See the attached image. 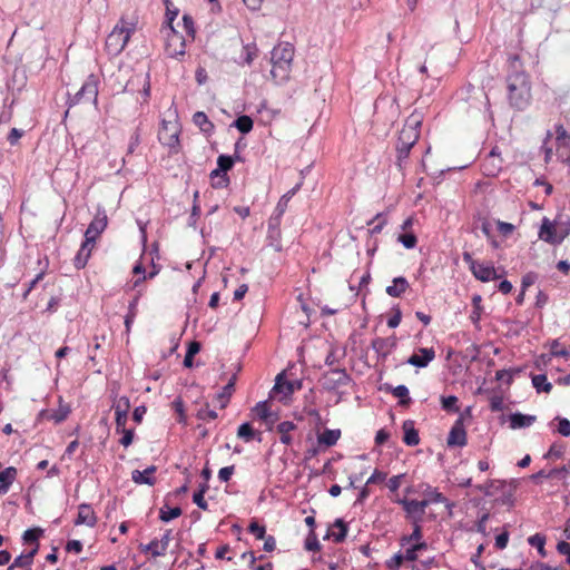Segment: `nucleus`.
I'll return each mask as SVG.
<instances>
[{
    "instance_id": "nucleus-1",
    "label": "nucleus",
    "mask_w": 570,
    "mask_h": 570,
    "mask_svg": "<svg viewBox=\"0 0 570 570\" xmlns=\"http://www.w3.org/2000/svg\"><path fill=\"white\" fill-rule=\"evenodd\" d=\"M293 58L294 47L289 42H282L273 48L271 52V76L276 85H283L288 81Z\"/></svg>"
},
{
    "instance_id": "nucleus-2",
    "label": "nucleus",
    "mask_w": 570,
    "mask_h": 570,
    "mask_svg": "<svg viewBox=\"0 0 570 570\" xmlns=\"http://www.w3.org/2000/svg\"><path fill=\"white\" fill-rule=\"evenodd\" d=\"M508 97L510 105L519 110L524 109L531 100V83L524 71H515L508 76Z\"/></svg>"
},
{
    "instance_id": "nucleus-3",
    "label": "nucleus",
    "mask_w": 570,
    "mask_h": 570,
    "mask_svg": "<svg viewBox=\"0 0 570 570\" xmlns=\"http://www.w3.org/2000/svg\"><path fill=\"white\" fill-rule=\"evenodd\" d=\"M134 31V23L120 19L106 38V50L108 53L111 56L119 55L125 49Z\"/></svg>"
},
{
    "instance_id": "nucleus-4",
    "label": "nucleus",
    "mask_w": 570,
    "mask_h": 570,
    "mask_svg": "<svg viewBox=\"0 0 570 570\" xmlns=\"http://www.w3.org/2000/svg\"><path fill=\"white\" fill-rule=\"evenodd\" d=\"M422 121L423 117L421 112H412L399 134L397 142L414 146L420 137Z\"/></svg>"
},
{
    "instance_id": "nucleus-5",
    "label": "nucleus",
    "mask_w": 570,
    "mask_h": 570,
    "mask_svg": "<svg viewBox=\"0 0 570 570\" xmlns=\"http://www.w3.org/2000/svg\"><path fill=\"white\" fill-rule=\"evenodd\" d=\"M217 166L218 167L210 173L213 187L225 188L229 185L227 171L234 166V158L232 156L220 155L217 158Z\"/></svg>"
},
{
    "instance_id": "nucleus-6",
    "label": "nucleus",
    "mask_w": 570,
    "mask_h": 570,
    "mask_svg": "<svg viewBox=\"0 0 570 570\" xmlns=\"http://www.w3.org/2000/svg\"><path fill=\"white\" fill-rule=\"evenodd\" d=\"M166 31V47L167 55L171 58L184 56L186 52V38L174 27H170Z\"/></svg>"
},
{
    "instance_id": "nucleus-7",
    "label": "nucleus",
    "mask_w": 570,
    "mask_h": 570,
    "mask_svg": "<svg viewBox=\"0 0 570 570\" xmlns=\"http://www.w3.org/2000/svg\"><path fill=\"white\" fill-rule=\"evenodd\" d=\"M320 382L323 389L334 391L347 385L351 382V376L344 368H331L322 375Z\"/></svg>"
},
{
    "instance_id": "nucleus-8",
    "label": "nucleus",
    "mask_w": 570,
    "mask_h": 570,
    "mask_svg": "<svg viewBox=\"0 0 570 570\" xmlns=\"http://www.w3.org/2000/svg\"><path fill=\"white\" fill-rule=\"evenodd\" d=\"M108 224V217L104 208H98L97 213L85 232V239L91 243V247L95 246L98 236L106 229Z\"/></svg>"
},
{
    "instance_id": "nucleus-9",
    "label": "nucleus",
    "mask_w": 570,
    "mask_h": 570,
    "mask_svg": "<svg viewBox=\"0 0 570 570\" xmlns=\"http://www.w3.org/2000/svg\"><path fill=\"white\" fill-rule=\"evenodd\" d=\"M98 97V83L94 76H90L81 86V88L69 98V106L77 105L83 100L97 101Z\"/></svg>"
},
{
    "instance_id": "nucleus-10",
    "label": "nucleus",
    "mask_w": 570,
    "mask_h": 570,
    "mask_svg": "<svg viewBox=\"0 0 570 570\" xmlns=\"http://www.w3.org/2000/svg\"><path fill=\"white\" fill-rule=\"evenodd\" d=\"M395 502L403 507L406 518L410 519L412 523H421L423 521V515L428 507L426 501L407 500L404 498L397 499Z\"/></svg>"
},
{
    "instance_id": "nucleus-11",
    "label": "nucleus",
    "mask_w": 570,
    "mask_h": 570,
    "mask_svg": "<svg viewBox=\"0 0 570 570\" xmlns=\"http://www.w3.org/2000/svg\"><path fill=\"white\" fill-rule=\"evenodd\" d=\"M568 236V230H557L554 225L544 217L542 219V224L539 230V238L551 245L561 244L564 238Z\"/></svg>"
},
{
    "instance_id": "nucleus-12",
    "label": "nucleus",
    "mask_w": 570,
    "mask_h": 570,
    "mask_svg": "<svg viewBox=\"0 0 570 570\" xmlns=\"http://www.w3.org/2000/svg\"><path fill=\"white\" fill-rule=\"evenodd\" d=\"M179 129L176 124L164 121L158 132L159 141L169 148H177L179 146Z\"/></svg>"
},
{
    "instance_id": "nucleus-13",
    "label": "nucleus",
    "mask_w": 570,
    "mask_h": 570,
    "mask_svg": "<svg viewBox=\"0 0 570 570\" xmlns=\"http://www.w3.org/2000/svg\"><path fill=\"white\" fill-rule=\"evenodd\" d=\"M71 409L69 404L65 403L62 397L59 396V407L57 410H41L39 419L42 421H52L56 424L63 422L70 414Z\"/></svg>"
},
{
    "instance_id": "nucleus-14",
    "label": "nucleus",
    "mask_w": 570,
    "mask_h": 570,
    "mask_svg": "<svg viewBox=\"0 0 570 570\" xmlns=\"http://www.w3.org/2000/svg\"><path fill=\"white\" fill-rule=\"evenodd\" d=\"M397 345L395 335L389 337H375L371 342V347L382 360H385Z\"/></svg>"
},
{
    "instance_id": "nucleus-15",
    "label": "nucleus",
    "mask_w": 570,
    "mask_h": 570,
    "mask_svg": "<svg viewBox=\"0 0 570 570\" xmlns=\"http://www.w3.org/2000/svg\"><path fill=\"white\" fill-rule=\"evenodd\" d=\"M449 446H464L466 444V432L463 424V419L459 417L450 430L448 435Z\"/></svg>"
},
{
    "instance_id": "nucleus-16",
    "label": "nucleus",
    "mask_w": 570,
    "mask_h": 570,
    "mask_svg": "<svg viewBox=\"0 0 570 570\" xmlns=\"http://www.w3.org/2000/svg\"><path fill=\"white\" fill-rule=\"evenodd\" d=\"M471 273L481 282H489L501 277V275L497 274V269L491 263L478 262L475 266H472Z\"/></svg>"
},
{
    "instance_id": "nucleus-17",
    "label": "nucleus",
    "mask_w": 570,
    "mask_h": 570,
    "mask_svg": "<svg viewBox=\"0 0 570 570\" xmlns=\"http://www.w3.org/2000/svg\"><path fill=\"white\" fill-rule=\"evenodd\" d=\"M420 354L411 355L406 363L415 366V367H426L430 362H432L435 357V352L432 347H421L419 348Z\"/></svg>"
},
{
    "instance_id": "nucleus-18",
    "label": "nucleus",
    "mask_w": 570,
    "mask_h": 570,
    "mask_svg": "<svg viewBox=\"0 0 570 570\" xmlns=\"http://www.w3.org/2000/svg\"><path fill=\"white\" fill-rule=\"evenodd\" d=\"M508 483L503 480H489L484 484L475 485V490L487 497H494L498 493L505 494Z\"/></svg>"
},
{
    "instance_id": "nucleus-19",
    "label": "nucleus",
    "mask_w": 570,
    "mask_h": 570,
    "mask_svg": "<svg viewBox=\"0 0 570 570\" xmlns=\"http://www.w3.org/2000/svg\"><path fill=\"white\" fill-rule=\"evenodd\" d=\"M97 523V517L90 504L81 503L78 508V515L75 520L76 525L86 524L88 527H95Z\"/></svg>"
},
{
    "instance_id": "nucleus-20",
    "label": "nucleus",
    "mask_w": 570,
    "mask_h": 570,
    "mask_svg": "<svg viewBox=\"0 0 570 570\" xmlns=\"http://www.w3.org/2000/svg\"><path fill=\"white\" fill-rule=\"evenodd\" d=\"M283 377H284L283 373L277 375L276 382H275V385L273 389L275 392L282 393L284 396H289L291 394L294 393L295 390L301 389V386H302L301 381H297V380L286 381Z\"/></svg>"
},
{
    "instance_id": "nucleus-21",
    "label": "nucleus",
    "mask_w": 570,
    "mask_h": 570,
    "mask_svg": "<svg viewBox=\"0 0 570 570\" xmlns=\"http://www.w3.org/2000/svg\"><path fill=\"white\" fill-rule=\"evenodd\" d=\"M157 468L155 465H150L144 471L134 470L131 472V480L137 484H147V485H154L156 482V479L153 476Z\"/></svg>"
},
{
    "instance_id": "nucleus-22",
    "label": "nucleus",
    "mask_w": 570,
    "mask_h": 570,
    "mask_svg": "<svg viewBox=\"0 0 570 570\" xmlns=\"http://www.w3.org/2000/svg\"><path fill=\"white\" fill-rule=\"evenodd\" d=\"M410 284L403 276L393 278L392 284L386 286L385 292L391 297H401L407 289Z\"/></svg>"
},
{
    "instance_id": "nucleus-23",
    "label": "nucleus",
    "mask_w": 570,
    "mask_h": 570,
    "mask_svg": "<svg viewBox=\"0 0 570 570\" xmlns=\"http://www.w3.org/2000/svg\"><path fill=\"white\" fill-rule=\"evenodd\" d=\"M403 442L409 446H415L420 443L419 432L414 426V421L406 420L403 422Z\"/></svg>"
},
{
    "instance_id": "nucleus-24",
    "label": "nucleus",
    "mask_w": 570,
    "mask_h": 570,
    "mask_svg": "<svg viewBox=\"0 0 570 570\" xmlns=\"http://www.w3.org/2000/svg\"><path fill=\"white\" fill-rule=\"evenodd\" d=\"M18 471L13 466H8L0 471V495L6 494L14 480L17 479Z\"/></svg>"
},
{
    "instance_id": "nucleus-25",
    "label": "nucleus",
    "mask_w": 570,
    "mask_h": 570,
    "mask_svg": "<svg viewBox=\"0 0 570 570\" xmlns=\"http://www.w3.org/2000/svg\"><path fill=\"white\" fill-rule=\"evenodd\" d=\"M534 415L522 414L520 412L512 413L509 417L510 428L513 430L529 428L535 422Z\"/></svg>"
},
{
    "instance_id": "nucleus-26",
    "label": "nucleus",
    "mask_w": 570,
    "mask_h": 570,
    "mask_svg": "<svg viewBox=\"0 0 570 570\" xmlns=\"http://www.w3.org/2000/svg\"><path fill=\"white\" fill-rule=\"evenodd\" d=\"M383 390L391 392L395 397H397L399 404L402 406H407L412 401L409 395V389L403 384L393 387L392 385L385 383Z\"/></svg>"
},
{
    "instance_id": "nucleus-27",
    "label": "nucleus",
    "mask_w": 570,
    "mask_h": 570,
    "mask_svg": "<svg viewBox=\"0 0 570 570\" xmlns=\"http://www.w3.org/2000/svg\"><path fill=\"white\" fill-rule=\"evenodd\" d=\"M92 248L94 247H91V243H88V240L85 239L73 259L76 268L80 269L86 266Z\"/></svg>"
},
{
    "instance_id": "nucleus-28",
    "label": "nucleus",
    "mask_w": 570,
    "mask_h": 570,
    "mask_svg": "<svg viewBox=\"0 0 570 570\" xmlns=\"http://www.w3.org/2000/svg\"><path fill=\"white\" fill-rule=\"evenodd\" d=\"M422 493L426 497L424 501L428 502V507L431 503H441L446 501V498L441 492H439L436 488H433L426 483L422 484Z\"/></svg>"
},
{
    "instance_id": "nucleus-29",
    "label": "nucleus",
    "mask_w": 570,
    "mask_h": 570,
    "mask_svg": "<svg viewBox=\"0 0 570 570\" xmlns=\"http://www.w3.org/2000/svg\"><path fill=\"white\" fill-rule=\"evenodd\" d=\"M340 438H341L340 430L326 429L323 433L318 434L317 441L321 445H325V446L330 448V446L335 445Z\"/></svg>"
},
{
    "instance_id": "nucleus-30",
    "label": "nucleus",
    "mask_w": 570,
    "mask_h": 570,
    "mask_svg": "<svg viewBox=\"0 0 570 570\" xmlns=\"http://www.w3.org/2000/svg\"><path fill=\"white\" fill-rule=\"evenodd\" d=\"M194 124L205 134H210L214 130L213 122L208 119L207 115L203 111H197L193 116Z\"/></svg>"
},
{
    "instance_id": "nucleus-31",
    "label": "nucleus",
    "mask_w": 570,
    "mask_h": 570,
    "mask_svg": "<svg viewBox=\"0 0 570 570\" xmlns=\"http://www.w3.org/2000/svg\"><path fill=\"white\" fill-rule=\"evenodd\" d=\"M296 425L292 421H284L277 425V431L281 434V442L284 444L292 443L291 431L295 430Z\"/></svg>"
},
{
    "instance_id": "nucleus-32",
    "label": "nucleus",
    "mask_w": 570,
    "mask_h": 570,
    "mask_svg": "<svg viewBox=\"0 0 570 570\" xmlns=\"http://www.w3.org/2000/svg\"><path fill=\"white\" fill-rule=\"evenodd\" d=\"M161 543L158 539L151 540L147 544H140L139 549L144 553H150L154 558L165 556L166 550L161 549Z\"/></svg>"
},
{
    "instance_id": "nucleus-33",
    "label": "nucleus",
    "mask_w": 570,
    "mask_h": 570,
    "mask_svg": "<svg viewBox=\"0 0 570 570\" xmlns=\"http://www.w3.org/2000/svg\"><path fill=\"white\" fill-rule=\"evenodd\" d=\"M33 562L26 553L18 556L13 562L8 567V570H32Z\"/></svg>"
},
{
    "instance_id": "nucleus-34",
    "label": "nucleus",
    "mask_w": 570,
    "mask_h": 570,
    "mask_svg": "<svg viewBox=\"0 0 570 570\" xmlns=\"http://www.w3.org/2000/svg\"><path fill=\"white\" fill-rule=\"evenodd\" d=\"M181 509L179 507L169 508L168 505H164L159 510V519L163 522H169L173 519H176L181 515Z\"/></svg>"
},
{
    "instance_id": "nucleus-35",
    "label": "nucleus",
    "mask_w": 570,
    "mask_h": 570,
    "mask_svg": "<svg viewBox=\"0 0 570 570\" xmlns=\"http://www.w3.org/2000/svg\"><path fill=\"white\" fill-rule=\"evenodd\" d=\"M532 384L535 387L537 392H546L549 393L552 390V384L548 382L547 375L537 374L532 377Z\"/></svg>"
},
{
    "instance_id": "nucleus-36",
    "label": "nucleus",
    "mask_w": 570,
    "mask_h": 570,
    "mask_svg": "<svg viewBox=\"0 0 570 570\" xmlns=\"http://www.w3.org/2000/svg\"><path fill=\"white\" fill-rule=\"evenodd\" d=\"M235 389H233V383H227L219 393H217L216 399L220 409H225L229 402L230 396L233 395Z\"/></svg>"
},
{
    "instance_id": "nucleus-37",
    "label": "nucleus",
    "mask_w": 570,
    "mask_h": 570,
    "mask_svg": "<svg viewBox=\"0 0 570 570\" xmlns=\"http://www.w3.org/2000/svg\"><path fill=\"white\" fill-rule=\"evenodd\" d=\"M233 126H235L242 134H248L253 129L254 122L249 116L243 115L237 117Z\"/></svg>"
},
{
    "instance_id": "nucleus-38",
    "label": "nucleus",
    "mask_w": 570,
    "mask_h": 570,
    "mask_svg": "<svg viewBox=\"0 0 570 570\" xmlns=\"http://www.w3.org/2000/svg\"><path fill=\"white\" fill-rule=\"evenodd\" d=\"M166 6V21L165 26L163 27V30H168L170 27H173L174 20L178 16V9L174 8L173 2L170 0H165Z\"/></svg>"
},
{
    "instance_id": "nucleus-39",
    "label": "nucleus",
    "mask_w": 570,
    "mask_h": 570,
    "mask_svg": "<svg viewBox=\"0 0 570 570\" xmlns=\"http://www.w3.org/2000/svg\"><path fill=\"white\" fill-rule=\"evenodd\" d=\"M333 527L338 528V532L332 533L333 540L336 543L343 542L347 535V523L343 519H336Z\"/></svg>"
},
{
    "instance_id": "nucleus-40",
    "label": "nucleus",
    "mask_w": 570,
    "mask_h": 570,
    "mask_svg": "<svg viewBox=\"0 0 570 570\" xmlns=\"http://www.w3.org/2000/svg\"><path fill=\"white\" fill-rule=\"evenodd\" d=\"M528 542L531 547H534L538 549V552L541 557H546L547 556V552H546V549H544V544H546V537L540 534V533H535L531 537L528 538Z\"/></svg>"
},
{
    "instance_id": "nucleus-41",
    "label": "nucleus",
    "mask_w": 570,
    "mask_h": 570,
    "mask_svg": "<svg viewBox=\"0 0 570 570\" xmlns=\"http://www.w3.org/2000/svg\"><path fill=\"white\" fill-rule=\"evenodd\" d=\"M556 140L558 147H569L570 146V135L562 125L556 126Z\"/></svg>"
},
{
    "instance_id": "nucleus-42",
    "label": "nucleus",
    "mask_w": 570,
    "mask_h": 570,
    "mask_svg": "<svg viewBox=\"0 0 570 570\" xmlns=\"http://www.w3.org/2000/svg\"><path fill=\"white\" fill-rule=\"evenodd\" d=\"M299 187H301V185L298 184V185H296L294 188H292L291 190H288L286 194H284V195L279 198V200H278V203H277V205H276L275 209H277L279 213H285V212H286V208H287V205H288V203H289V200H291V198H292V197L297 193V190L299 189Z\"/></svg>"
},
{
    "instance_id": "nucleus-43",
    "label": "nucleus",
    "mask_w": 570,
    "mask_h": 570,
    "mask_svg": "<svg viewBox=\"0 0 570 570\" xmlns=\"http://www.w3.org/2000/svg\"><path fill=\"white\" fill-rule=\"evenodd\" d=\"M111 409L115 412L128 413L130 410V401L127 396L114 397Z\"/></svg>"
},
{
    "instance_id": "nucleus-44",
    "label": "nucleus",
    "mask_w": 570,
    "mask_h": 570,
    "mask_svg": "<svg viewBox=\"0 0 570 570\" xmlns=\"http://www.w3.org/2000/svg\"><path fill=\"white\" fill-rule=\"evenodd\" d=\"M284 213H279L277 209H274L273 215L268 219V230L275 233L276 236H281V220Z\"/></svg>"
},
{
    "instance_id": "nucleus-45",
    "label": "nucleus",
    "mask_w": 570,
    "mask_h": 570,
    "mask_svg": "<svg viewBox=\"0 0 570 570\" xmlns=\"http://www.w3.org/2000/svg\"><path fill=\"white\" fill-rule=\"evenodd\" d=\"M237 436L244 440L245 442H249L256 436V433L253 430L252 425L246 422L239 425L237 430Z\"/></svg>"
},
{
    "instance_id": "nucleus-46",
    "label": "nucleus",
    "mask_w": 570,
    "mask_h": 570,
    "mask_svg": "<svg viewBox=\"0 0 570 570\" xmlns=\"http://www.w3.org/2000/svg\"><path fill=\"white\" fill-rule=\"evenodd\" d=\"M257 56V48L254 43H247L243 47L242 59L246 65H250Z\"/></svg>"
},
{
    "instance_id": "nucleus-47",
    "label": "nucleus",
    "mask_w": 570,
    "mask_h": 570,
    "mask_svg": "<svg viewBox=\"0 0 570 570\" xmlns=\"http://www.w3.org/2000/svg\"><path fill=\"white\" fill-rule=\"evenodd\" d=\"M412 147L413 146L396 142L397 166L400 168H402L403 163L407 159Z\"/></svg>"
},
{
    "instance_id": "nucleus-48",
    "label": "nucleus",
    "mask_w": 570,
    "mask_h": 570,
    "mask_svg": "<svg viewBox=\"0 0 570 570\" xmlns=\"http://www.w3.org/2000/svg\"><path fill=\"white\" fill-rule=\"evenodd\" d=\"M550 354L554 357H569L570 353L567 348L562 347L559 340H553L549 344Z\"/></svg>"
},
{
    "instance_id": "nucleus-49",
    "label": "nucleus",
    "mask_w": 570,
    "mask_h": 570,
    "mask_svg": "<svg viewBox=\"0 0 570 570\" xmlns=\"http://www.w3.org/2000/svg\"><path fill=\"white\" fill-rule=\"evenodd\" d=\"M413 524V531L410 535H404L401 539V543L405 544L412 541L419 542L422 539V528L421 523H412Z\"/></svg>"
},
{
    "instance_id": "nucleus-50",
    "label": "nucleus",
    "mask_w": 570,
    "mask_h": 570,
    "mask_svg": "<svg viewBox=\"0 0 570 570\" xmlns=\"http://www.w3.org/2000/svg\"><path fill=\"white\" fill-rule=\"evenodd\" d=\"M42 530L39 529V528H35V529H28L23 532L22 534V540L23 542L26 543H38V540L40 538V535L42 534Z\"/></svg>"
},
{
    "instance_id": "nucleus-51",
    "label": "nucleus",
    "mask_w": 570,
    "mask_h": 570,
    "mask_svg": "<svg viewBox=\"0 0 570 570\" xmlns=\"http://www.w3.org/2000/svg\"><path fill=\"white\" fill-rule=\"evenodd\" d=\"M397 240L407 249H412L417 244V238L413 233L401 234Z\"/></svg>"
},
{
    "instance_id": "nucleus-52",
    "label": "nucleus",
    "mask_w": 570,
    "mask_h": 570,
    "mask_svg": "<svg viewBox=\"0 0 570 570\" xmlns=\"http://www.w3.org/2000/svg\"><path fill=\"white\" fill-rule=\"evenodd\" d=\"M253 412L256 414V416L259 419V420H263V419H267V417H271V411H269V406L267 404L266 401H262V402H258L254 409H253Z\"/></svg>"
},
{
    "instance_id": "nucleus-53",
    "label": "nucleus",
    "mask_w": 570,
    "mask_h": 570,
    "mask_svg": "<svg viewBox=\"0 0 570 570\" xmlns=\"http://www.w3.org/2000/svg\"><path fill=\"white\" fill-rule=\"evenodd\" d=\"M442 409L448 412H459L458 397L454 395L442 397Z\"/></svg>"
},
{
    "instance_id": "nucleus-54",
    "label": "nucleus",
    "mask_w": 570,
    "mask_h": 570,
    "mask_svg": "<svg viewBox=\"0 0 570 570\" xmlns=\"http://www.w3.org/2000/svg\"><path fill=\"white\" fill-rule=\"evenodd\" d=\"M181 21L186 37L193 40L195 38V27L193 18L189 14H184Z\"/></svg>"
},
{
    "instance_id": "nucleus-55",
    "label": "nucleus",
    "mask_w": 570,
    "mask_h": 570,
    "mask_svg": "<svg viewBox=\"0 0 570 570\" xmlns=\"http://www.w3.org/2000/svg\"><path fill=\"white\" fill-rule=\"evenodd\" d=\"M305 549L307 551H318L321 549L320 541L314 532V530H311L306 540H305Z\"/></svg>"
},
{
    "instance_id": "nucleus-56",
    "label": "nucleus",
    "mask_w": 570,
    "mask_h": 570,
    "mask_svg": "<svg viewBox=\"0 0 570 570\" xmlns=\"http://www.w3.org/2000/svg\"><path fill=\"white\" fill-rule=\"evenodd\" d=\"M248 531L256 537V539L261 540L265 538L266 528L261 525L256 520H252L248 525Z\"/></svg>"
},
{
    "instance_id": "nucleus-57",
    "label": "nucleus",
    "mask_w": 570,
    "mask_h": 570,
    "mask_svg": "<svg viewBox=\"0 0 570 570\" xmlns=\"http://www.w3.org/2000/svg\"><path fill=\"white\" fill-rule=\"evenodd\" d=\"M173 407H174L175 412L178 414V422L186 423L185 406H184V402L180 397H177L174 400Z\"/></svg>"
},
{
    "instance_id": "nucleus-58",
    "label": "nucleus",
    "mask_w": 570,
    "mask_h": 570,
    "mask_svg": "<svg viewBox=\"0 0 570 570\" xmlns=\"http://www.w3.org/2000/svg\"><path fill=\"white\" fill-rule=\"evenodd\" d=\"M558 420V433L562 436H570V421L566 417H556Z\"/></svg>"
},
{
    "instance_id": "nucleus-59",
    "label": "nucleus",
    "mask_w": 570,
    "mask_h": 570,
    "mask_svg": "<svg viewBox=\"0 0 570 570\" xmlns=\"http://www.w3.org/2000/svg\"><path fill=\"white\" fill-rule=\"evenodd\" d=\"M537 279L538 274L534 272H528L527 274H524L521 281V288L523 289V292H525L528 287L533 285L537 282Z\"/></svg>"
},
{
    "instance_id": "nucleus-60",
    "label": "nucleus",
    "mask_w": 570,
    "mask_h": 570,
    "mask_svg": "<svg viewBox=\"0 0 570 570\" xmlns=\"http://www.w3.org/2000/svg\"><path fill=\"white\" fill-rule=\"evenodd\" d=\"M403 562V554L401 552L395 553L392 558L385 561L386 568L390 570H396Z\"/></svg>"
},
{
    "instance_id": "nucleus-61",
    "label": "nucleus",
    "mask_w": 570,
    "mask_h": 570,
    "mask_svg": "<svg viewBox=\"0 0 570 570\" xmlns=\"http://www.w3.org/2000/svg\"><path fill=\"white\" fill-rule=\"evenodd\" d=\"M204 489H198V491H196L193 495V501L194 503L202 510H207L208 509V504L204 498Z\"/></svg>"
},
{
    "instance_id": "nucleus-62",
    "label": "nucleus",
    "mask_w": 570,
    "mask_h": 570,
    "mask_svg": "<svg viewBox=\"0 0 570 570\" xmlns=\"http://www.w3.org/2000/svg\"><path fill=\"white\" fill-rule=\"evenodd\" d=\"M402 320V312L399 306L393 307V315L387 320V326L395 328L400 325Z\"/></svg>"
},
{
    "instance_id": "nucleus-63",
    "label": "nucleus",
    "mask_w": 570,
    "mask_h": 570,
    "mask_svg": "<svg viewBox=\"0 0 570 570\" xmlns=\"http://www.w3.org/2000/svg\"><path fill=\"white\" fill-rule=\"evenodd\" d=\"M119 433L122 434L121 439L119 440V443L122 446L128 448L134 441V430L132 429H124V430H120Z\"/></svg>"
},
{
    "instance_id": "nucleus-64",
    "label": "nucleus",
    "mask_w": 570,
    "mask_h": 570,
    "mask_svg": "<svg viewBox=\"0 0 570 570\" xmlns=\"http://www.w3.org/2000/svg\"><path fill=\"white\" fill-rule=\"evenodd\" d=\"M557 551L562 554V556H566V559H567V563L570 564V543H568L567 541H560L558 542L557 544Z\"/></svg>"
}]
</instances>
